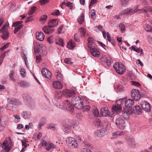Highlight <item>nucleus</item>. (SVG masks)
Wrapping results in <instances>:
<instances>
[{
  "label": "nucleus",
  "instance_id": "obj_1",
  "mask_svg": "<svg viewBox=\"0 0 152 152\" xmlns=\"http://www.w3.org/2000/svg\"><path fill=\"white\" fill-rule=\"evenodd\" d=\"M134 101L132 99L125 100V99H121L117 100L115 106H113L112 109L117 113H120L123 107L124 113L123 117L125 119L128 118L129 115L132 113V107L133 105Z\"/></svg>",
  "mask_w": 152,
  "mask_h": 152
},
{
  "label": "nucleus",
  "instance_id": "obj_2",
  "mask_svg": "<svg viewBox=\"0 0 152 152\" xmlns=\"http://www.w3.org/2000/svg\"><path fill=\"white\" fill-rule=\"evenodd\" d=\"M75 90H69L65 89L63 90L62 94L63 95L67 98H70L72 96V101L75 107L78 109H81L83 107V100L79 96H75Z\"/></svg>",
  "mask_w": 152,
  "mask_h": 152
},
{
  "label": "nucleus",
  "instance_id": "obj_3",
  "mask_svg": "<svg viewBox=\"0 0 152 152\" xmlns=\"http://www.w3.org/2000/svg\"><path fill=\"white\" fill-rule=\"evenodd\" d=\"M72 102H71L68 100H65L63 102V105H59L58 107L63 110H68L73 112L74 107Z\"/></svg>",
  "mask_w": 152,
  "mask_h": 152
},
{
  "label": "nucleus",
  "instance_id": "obj_4",
  "mask_svg": "<svg viewBox=\"0 0 152 152\" xmlns=\"http://www.w3.org/2000/svg\"><path fill=\"white\" fill-rule=\"evenodd\" d=\"M9 26L8 23H7L0 29V32L2 34L1 37L4 40L7 39L9 37L10 33L8 30Z\"/></svg>",
  "mask_w": 152,
  "mask_h": 152
},
{
  "label": "nucleus",
  "instance_id": "obj_5",
  "mask_svg": "<svg viewBox=\"0 0 152 152\" xmlns=\"http://www.w3.org/2000/svg\"><path fill=\"white\" fill-rule=\"evenodd\" d=\"M113 67L116 72L119 74L122 75L125 71V66L122 63H116L114 64Z\"/></svg>",
  "mask_w": 152,
  "mask_h": 152
},
{
  "label": "nucleus",
  "instance_id": "obj_6",
  "mask_svg": "<svg viewBox=\"0 0 152 152\" xmlns=\"http://www.w3.org/2000/svg\"><path fill=\"white\" fill-rule=\"evenodd\" d=\"M2 148L4 150L7 152L9 151L12 148V144L10 137H8L6 138L1 145Z\"/></svg>",
  "mask_w": 152,
  "mask_h": 152
},
{
  "label": "nucleus",
  "instance_id": "obj_7",
  "mask_svg": "<svg viewBox=\"0 0 152 152\" xmlns=\"http://www.w3.org/2000/svg\"><path fill=\"white\" fill-rule=\"evenodd\" d=\"M67 145L71 149H74L77 147V142L75 141L74 138L69 137L66 140Z\"/></svg>",
  "mask_w": 152,
  "mask_h": 152
},
{
  "label": "nucleus",
  "instance_id": "obj_8",
  "mask_svg": "<svg viewBox=\"0 0 152 152\" xmlns=\"http://www.w3.org/2000/svg\"><path fill=\"white\" fill-rule=\"evenodd\" d=\"M131 97L136 101L139 100L141 97V94L137 89H133L131 91Z\"/></svg>",
  "mask_w": 152,
  "mask_h": 152
},
{
  "label": "nucleus",
  "instance_id": "obj_9",
  "mask_svg": "<svg viewBox=\"0 0 152 152\" xmlns=\"http://www.w3.org/2000/svg\"><path fill=\"white\" fill-rule=\"evenodd\" d=\"M134 7L132 8H128L121 11L120 13V15H132L135 13Z\"/></svg>",
  "mask_w": 152,
  "mask_h": 152
},
{
  "label": "nucleus",
  "instance_id": "obj_10",
  "mask_svg": "<svg viewBox=\"0 0 152 152\" xmlns=\"http://www.w3.org/2000/svg\"><path fill=\"white\" fill-rule=\"evenodd\" d=\"M140 105L142 109L145 111H150L151 106L150 104L147 101L142 100L140 102Z\"/></svg>",
  "mask_w": 152,
  "mask_h": 152
},
{
  "label": "nucleus",
  "instance_id": "obj_11",
  "mask_svg": "<svg viewBox=\"0 0 152 152\" xmlns=\"http://www.w3.org/2000/svg\"><path fill=\"white\" fill-rule=\"evenodd\" d=\"M88 47L90 49L92 48H94V46L93 45H95L96 42H98V44L102 47L105 46V45L102 42L96 41L91 38H89L88 39Z\"/></svg>",
  "mask_w": 152,
  "mask_h": 152
},
{
  "label": "nucleus",
  "instance_id": "obj_12",
  "mask_svg": "<svg viewBox=\"0 0 152 152\" xmlns=\"http://www.w3.org/2000/svg\"><path fill=\"white\" fill-rule=\"evenodd\" d=\"M22 97L24 100L27 101L28 102V105L31 106L34 104L33 99L29 95L26 94H24L22 95Z\"/></svg>",
  "mask_w": 152,
  "mask_h": 152
},
{
  "label": "nucleus",
  "instance_id": "obj_13",
  "mask_svg": "<svg viewBox=\"0 0 152 152\" xmlns=\"http://www.w3.org/2000/svg\"><path fill=\"white\" fill-rule=\"evenodd\" d=\"M115 124L120 129H123L125 128L124 121L121 118L116 119Z\"/></svg>",
  "mask_w": 152,
  "mask_h": 152
},
{
  "label": "nucleus",
  "instance_id": "obj_14",
  "mask_svg": "<svg viewBox=\"0 0 152 152\" xmlns=\"http://www.w3.org/2000/svg\"><path fill=\"white\" fill-rule=\"evenodd\" d=\"M41 74L43 76L50 79L51 78L52 74L51 72L46 68H43L41 71Z\"/></svg>",
  "mask_w": 152,
  "mask_h": 152
},
{
  "label": "nucleus",
  "instance_id": "obj_15",
  "mask_svg": "<svg viewBox=\"0 0 152 152\" xmlns=\"http://www.w3.org/2000/svg\"><path fill=\"white\" fill-rule=\"evenodd\" d=\"M7 102L12 105L21 104V102L20 100L13 98H8Z\"/></svg>",
  "mask_w": 152,
  "mask_h": 152
},
{
  "label": "nucleus",
  "instance_id": "obj_16",
  "mask_svg": "<svg viewBox=\"0 0 152 152\" xmlns=\"http://www.w3.org/2000/svg\"><path fill=\"white\" fill-rule=\"evenodd\" d=\"M58 24V20L56 19L50 20L48 23V26L50 28H53L56 26Z\"/></svg>",
  "mask_w": 152,
  "mask_h": 152
},
{
  "label": "nucleus",
  "instance_id": "obj_17",
  "mask_svg": "<svg viewBox=\"0 0 152 152\" xmlns=\"http://www.w3.org/2000/svg\"><path fill=\"white\" fill-rule=\"evenodd\" d=\"M101 115L104 117H107L110 115V112L107 107H102L100 110Z\"/></svg>",
  "mask_w": 152,
  "mask_h": 152
},
{
  "label": "nucleus",
  "instance_id": "obj_18",
  "mask_svg": "<svg viewBox=\"0 0 152 152\" xmlns=\"http://www.w3.org/2000/svg\"><path fill=\"white\" fill-rule=\"evenodd\" d=\"M91 53V55L95 57H98L100 54V52L96 48H92L90 49Z\"/></svg>",
  "mask_w": 152,
  "mask_h": 152
},
{
  "label": "nucleus",
  "instance_id": "obj_19",
  "mask_svg": "<svg viewBox=\"0 0 152 152\" xmlns=\"http://www.w3.org/2000/svg\"><path fill=\"white\" fill-rule=\"evenodd\" d=\"M37 39L40 41H42L44 39L45 35L42 32H37L36 34Z\"/></svg>",
  "mask_w": 152,
  "mask_h": 152
},
{
  "label": "nucleus",
  "instance_id": "obj_20",
  "mask_svg": "<svg viewBox=\"0 0 152 152\" xmlns=\"http://www.w3.org/2000/svg\"><path fill=\"white\" fill-rule=\"evenodd\" d=\"M53 85V87L56 89H61L63 88L62 84L59 81H54Z\"/></svg>",
  "mask_w": 152,
  "mask_h": 152
},
{
  "label": "nucleus",
  "instance_id": "obj_21",
  "mask_svg": "<svg viewBox=\"0 0 152 152\" xmlns=\"http://www.w3.org/2000/svg\"><path fill=\"white\" fill-rule=\"evenodd\" d=\"M133 110L134 113L136 114L140 115L142 113V109L139 105L134 107L133 108Z\"/></svg>",
  "mask_w": 152,
  "mask_h": 152
},
{
  "label": "nucleus",
  "instance_id": "obj_22",
  "mask_svg": "<svg viewBox=\"0 0 152 152\" xmlns=\"http://www.w3.org/2000/svg\"><path fill=\"white\" fill-rule=\"evenodd\" d=\"M50 28L47 26H44L42 28V30L46 34H50L54 31V29H50Z\"/></svg>",
  "mask_w": 152,
  "mask_h": 152
},
{
  "label": "nucleus",
  "instance_id": "obj_23",
  "mask_svg": "<svg viewBox=\"0 0 152 152\" xmlns=\"http://www.w3.org/2000/svg\"><path fill=\"white\" fill-rule=\"evenodd\" d=\"M85 147L86 148H83L81 149V152H91L89 149L92 148V145L90 144H87L85 145Z\"/></svg>",
  "mask_w": 152,
  "mask_h": 152
},
{
  "label": "nucleus",
  "instance_id": "obj_24",
  "mask_svg": "<svg viewBox=\"0 0 152 152\" xmlns=\"http://www.w3.org/2000/svg\"><path fill=\"white\" fill-rule=\"evenodd\" d=\"M128 146L130 147H134L135 145V142L134 139L133 138H129L127 142Z\"/></svg>",
  "mask_w": 152,
  "mask_h": 152
},
{
  "label": "nucleus",
  "instance_id": "obj_25",
  "mask_svg": "<svg viewBox=\"0 0 152 152\" xmlns=\"http://www.w3.org/2000/svg\"><path fill=\"white\" fill-rule=\"evenodd\" d=\"M134 10H135V13H140L146 12L145 7L143 9H140L139 6H137L134 7Z\"/></svg>",
  "mask_w": 152,
  "mask_h": 152
},
{
  "label": "nucleus",
  "instance_id": "obj_26",
  "mask_svg": "<svg viewBox=\"0 0 152 152\" xmlns=\"http://www.w3.org/2000/svg\"><path fill=\"white\" fill-rule=\"evenodd\" d=\"M125 132L124 131H117L113 133L112 135L115 138H117L118 136H121L125 134Z\"/></svg>",
  "mask_w": 152,
  "mask_h": 152
},
{
  "label": "nucleus",
  "instance_id": "obj_27",
  "mask_svg": "<svg viewBox=\"0 0 152 152\" xmlns=\"http://www.w3.org/2000/svg\"><path fill=\"white\" fill-rule=\"evenodd\" d=\"M130 48H132V49L134 51L139 53H141L140 55H141L143 53V50L142 48H138L136 47V46H132Z\"/></svg>",
  "mask_w": 152,
  "mask_h": 152
},
{
  "label": "nucleus",
  "instance_id": "obj_28",
  "mask_svg": "<svg viewBox=\"0 0 152 152\" xmlns=\"http://www.w3.org/2000/svg\"><path fill=\"white\" fill-rule=\"evenodd\" d=\"M56 147V146L51 142L48 143L47 145L46 149L47 150L49 151L51 149H55Z\"/></svg>",
  "mask_w": 152,
  "mask_h": 152
},
{
  "label": "nucleus",
  "instance_id": "obj_29",
  "mask_svg": "<svg viewBox=\"0 0 152 152\" xmlns=\"http://www.w3.org/2000/svg\"><path fill=\"white\" fill-rule=\"evenodd\" d=\"M75 43L72 41L67 43V47L69 49H72L75 47Z\"/></svg>",
  "mask_w": 152,
  "mask_h": 152
},
{
  "label": "nucleus",
  "instance_id": "obj_30",
  "mask_svg": "<svg viewBox=\"0 0 152 152\" xmlns=\"http://www.w3.org/2000/svg\"><path fill=\"white\" fill-rule=\"evenodd\" d=\"M103 135L107 134L109 132V130L107 127V125H105V126L101 130Z\"/></svg>",
  "mask_w": 152,
  "mask_h": 152
},
{
  "label": "nucleus",
  "instance_id": "obj_31",
  "mask_svg": "<svg viewBox=\"0 0 152 152\" xmlns=\"http://www.w3.org/2000/svg\"><path fill=\"white\" fill-rule=\"evenodd\" d=\"M15 75V72L14 70H12L10 72L9 76L10 79L13 82L15 81V79L14 77V76Z\"/></svg>",
  "mask_w": 152,
  "mask_h": 152
},
{
  "label": "nucleus",
  "instance_id": "obj_32",
  "mask_svg": "<svg viewBox=\"0 0 152 152\" xmlns=\"http://www.w3.org/2000/svg\"><path fill=\"white\" fill-rule=\"evenodd\" d=\"M84 15L83 13H81L80 16L77 19V21L80 24L82 23L84 21Z\"/></svg>",
  "mask_w": 152,
  "mask_h": 152
},
{
  "label": "nucleus",
  "instance_id": "obj_33",
  "mask_svg": "<svg viewBox=\"0 0 152 152\" xmlns=\"http://www.w3.org/2000/svg\"><path fill=\"white\" fill-rule=\"evenodd\" d=\"M20 86L22 87H29L30 86V85L28 83L23 81H20Z\"/></svg>",
  "mask_w": 152,
  "mask_h": 152
},
{
  "label": "nucleus",
  "instance_id": "obj_34",
  "mask_svg": "<svg viewBox=\"0 0 152 152\" xmlns=\"http://www.w3.org/2000/svg\"><path fill=\"white\" fill-rule=\"evenodd\" d=\"M55 75L56 76L57 78L59 80H61L62 79L63 75L59 71L56 72Z\"/></svg>",
  "mask_w": 152,
  "mask_h": 152
},
{
  "label": "nucleus",
  "instance_id": "obj_35",
  "mask_svg": "<svg viewBox=\"0 0 152 152\" xmlns=\"http://www.w3.org/2000/svg\"><path fill=\"white\" fill-rule=\"evenodd\" d=\"M144 28L147 31H152V28L149 25L147 24H145L144 26Z\"/></svg>",
  "mask_w": 152,
  "mask_h": 152
},
{
  "label": "nucleus",
  "instance_id": "obj_36",
  "mask_svg": "<svg viewBox=\"0 0 152 152\" xmlns=\"http://www.w3.org/2000/svg\"><path fill=\"white\" fill-rule=\"evenodd\" d=\"M42 48V45L39 44L38 45H37L36 46V47L35 48H34V51L36 53H38L40 51Z\"/></svg>",
  "mask_w": 152,
  "mask_h": 152
},
{
  "label": "nucleus",
  "instance_id": "obj_37",
  "mask_svg": "<svg viewBox=\"0 0 152 152\" xmlns=\"http://www.w3.org/2000/svg\"><path fill=\"white\" fill-rule=\"evenodd\" d=\"M80 32L81 36L84 37L86 34V31L82 27H81L79 29Z\"/></svg>",
  "mask_w": 152,
  "mask_h": 152
},
{
  "label": "nucleus",
  "instance_id": "obj_38",
  "mask_svg": "<svg viewBox=\"0 0 152 152\" xmlns=\"http://www.w3.org/2000/svg\"><path fill=\"white\" fill-rule=\"evenodd\" d=\"M93 110H94V115L96 117H98L99 115V112L97 108L95 107H94L93 109Z\"/></svg>",
  "mask_w": 152,
  "mask_h": 152
},
{
  "label": "nucleus",
  "instance_id": "obj_39",
  "mask_svg": "<svg viewBox=\"0 0 152 152\" xmlns=\"http://www.w3.org/2000/svg\"><path fill=\"white\" fill-rule=\"evenodd\" d=\"M94 134L95 135L99 137H101L103 136L101 130H98L95 131Z\"/></svg>",
  "mask_w": 152,
  "mask_h": 152
},
{
  "label": "nucleus",
  "instance_id": "obj_40",
  "mask_svg": "<svg viewBox=\"0 0 152 152\" xmlns=\"http://www.w3.org/2000/svg\"><path fill=\"white\" fill-rule=\"evenodd\" d=\"M129 0H121V4L123 6H126L129 3Z\"/></svg>",
  "mask_w": 152,
  "mask_h": 152
},
{
  "label": "nucleus",
  "instance_id": "obj_41",
  "mask_svg": "<svg viewBox=\"0 0 152 152\" xmlns=\"http://www.w3.org/2000/svg\"><path fill=\"white\" fill-rule=\"evenodd\" d=\"M119 26L120 29V30L122 33L125 31V27L124 24L123 23H121L120 24Z\"/></svg>",
  "mask_w": 152,
  "mask_h": 152
},
{
  "label": "nucleus",
  "instance_id": "obj_42",
  "mask_svg": "<svg viewBox=\"0 0 152 152\" xmlns=\"http://www.w3.org/2000/svg\"><path fill=\"white\" fill-rule=\"evenodd\" d=\"M112 59L110 57H107L106 59V63L108 66H111V61Z\"/></svg>",
  "mask_w": 152,
  "mask_h": 152
},
{
  "label": "nucleus",
  "instance_id": "obj_43",
  "mask_svg": "<svg viewBox=\"0 0 152 152\" xmlns=\"http://www.w3.org/2000/svg\"><path fill=\"white\" fill-rule=\"evenodd\" d=\"M64 61L65 63L68 64H72L71 58H67L64 59Z\"/></svg>",
  "mask_w": 152,
  "mask_h": 152
},
{
  "label": "nucleus",
  "instance_id": "obj_44",
  "mask_svg": "<svg viewBox=\"0 0 152 152\" xmlns=\"http://www.w3.org/2000/svg\"><path fill=\"white\" fill-rule=\"evenodd\" d=\"M58 42H56V44H58L63 47L64 45L63 40L61 38H59L58 39Z\"/></svg>",
  "mask_w": 152,
  "mask_h": 152
},
{
  "label": "nucleus",
  "instance_id": "obj_45",
  "mask_svg": "<svg viewBox=\"0 0 152 152\" xmlns=\"http://www.w3.org/2000/svg\"><path fill=\"white\" fill-rule=\"evenodd\" d=\"M95 30L97 31H103V28L102 27L101 25H99V26H96L95 27Z\"/></svg>",
  "mask_w": 152,
  "mask_h": 152
},
{
  "label": "nucleus",
  "instance_id": "obj_46",
  "mask_svg": "<svg viewBox=\"0 0 152 152\" xmlns=\"http://www.w3.org/2000/svg\"><path fill=\"white\" fill-rule=\"evenodd\" d=\"M21 142L22 143V145L23 146H24L25 148H26L27 147V145H28V144L27 145L26 143V142H28V141L26 139H24V140H21Z\"/></svg>",
  "mask_w": 152,
  "mask_h": 152
},
{
  "label": "nucleus",
  "instance_id": "obj_47",
  "mask_svg": "<svg viewBox=\"0 0 152 152\" xmlns=\"http://www.w3.org/2000/svg\"><path fill=\"white\" fill-rule=\"evenodd\" d=\"M36 9V7H32L29 12H28V15H31L32 14L35 12Z\"/></svg>",
  "mask_w": 152,
  "mask_h": 152
},
{
  "label": "nucleus",
  "instance_id": "obj_48",
  "mask_svg": "<svg viewBox=\"0 0 152 152\" xmlns=\"http://www.w3.org/2000/svg\"><path fill=\"white\" fill-rule=\"evenodd\" d=\"M23 21H20L15 22L13 23L12 25V27H16L20 25H22V24L23 23Z\"/></svg>",
  "mask_w": 152,
  "mask_h": 152
},
{
  "label": "nucleus",
  "instance_id": "obj_49",
  "mask_svg": "<svg viewBox=\"0 0 152 152\" xmlns=\"http://www.w3.org/2000/svg\"><path fill=\"white\" fill-rule=\"evenodd\" d=\"M70 127L67 125H65L64 126V131L65 132L68 133L70 131Z\"/></svg>",
  "mask_w": 152,
  "mask_h": 152
},
{
  "label": "nucleus",
  "instance_id": "obj_50",
  "mask_svg": "<svg viewBox=\"0 0 152 152\" xmlns=\"http://www.w3.org/2000/svg\"><path fill=\"white\" fill-rule=\"evenodd\" d=\"M47 18V15H44L40 18V20L43 22H45L46 21Z\"/></svg>",
  "mask_w": 152,
  "mask_h": 152
},
{
  "label": "nucleus",
  "instance_id": "obj_51",
  "mask_svg": "<svg viewBox=\"0 0 152 152\" xmlns=\"http://www.w3.org/2000/svg\"><path fill=\"white\" fill-rule=\"evenodd\" d=\"M145 10H146V12H145V13H147L148 12H151L152 13V7H149V6H147V7H145Z\"/></svg>",
  "mask_w": 152,
  "mask_h": 152
},
{
  "label": "nucleus",
  "instance_id": "obj_52",
  "mask_svg": "<svg viewBox=\"0 0 152 152\" xmlns=\"http://www.w3.org/2000/svg\"><path fill=\"white\" fill-rule=\"evenodd\" d=\"M74 139H75L76 142H77V144L78 143H80L82 141L81 138L79 136L75 137Z\"/></svg>",
  "mask_w": 152,
  "mask_h": 152
},
{
  "label": "nucleus",
  "instance_id": "obj_53",
  "mask_svg": "<svg viewBox=\"0 0 152 152\" xmlns=\"http://www.w3.org/2000/svg\"><path fill=\"white\" fill-rule=\"evenodd\" d=\"M60 13L59 10H57L55 12H52L51 15H53L58 16L60 15Z\"/></svg>",
  "mask_w": 152,
  "mask_h": 152
},
{
  "label": "nucleus",
  "instance_id": "obj_54",
  "mask_svg": "<svg viewBox=\"0 0 152 152\" xmlns=\"http://www.w3.org/2000/svg\"><path fill=\"white\" fill-rule=\"evenodd\" d=\"M20 71L21 75L23 77H24L26 76V72L25 69H21Z\"/></svg>",
  "mask_w": 152,
  "mask_h": 152
},
{
  "label": "nucleus",
  "instance_id": "obj_55",
  "mask_svg": "<svg viewBox=\"0 0 152 152\" xmlns=\"http://www.w3.org/2000/svg\"><path fill=\"white\" fill-rule=\"evenodd\" d=\"M94 123L96 126H98L99 127L101 126L100 121L99 119L95 121L94 122Z\"/></svg>",
  "mask_w": 152,
  "mask_h": 152
},
{
  "label": "nucleus",
  "instance_id": "obj_56",
  "mask_svg": "<svg viewBox=\"0 0 152 152\" xmlns=\"http://www.w3.org/2000/svg\"><path fill=\"white\" fill-rule=\"evenodd\" d=\"M90 108L89 105H85V106H83V107L82 108H83L85 111H88L89 110Z\"/></svg>",
  "mask_w": 152,
  "mask_h": 152
},
{
  "label": "nucleus",
  "instance_id": "obj_57",
  "mask_svg": "<svg viewBox=\"0 0 152 152\" xmlns=\"http://www.w3.org/2000/svg\"><path fill=\"white\" fill-rule=\"evenodd\" d=\"M96 11L94 10H92V14L91 15V18L92 19H94L95 17Z\"/></svg>",
  "mask_w": 152,
  "mask_h": 152
},
{
  "label": "nucleus",
  "instance_id": "obj_58",
  "mask_svg": "<svg viewBox=\"0 0 152 152\" xmlns=\"http://www.w3.org/2000/svg\"><path fill=\"white\" fill-rule=\"evenodd\" d=\"M48 143H47L44 140H42L40 142V145L42 146H47Z\"/></svg>",
  "mask_w": 152,
  "mask_h": 152
},
{
  "label": "nucleus",
  "instance_id": "obj_59",
  "mask_svg": "<svg viewBox=\"0 0 152 152\" xmlns=\"http://www.w3.org/2000/svg\"><path fill=\"white\" fill-rule=\"evenodd\" d=\"M41 60V55H37L36 56V61L37 62H40Z\"/></svg>",
  "mask_w": 152,
  "mask_h": 152
},
{
  "label": "nucleus",
  "instance_id": "obj_60",
  "mask_svg": "<svg viewBox=\"0 0 152 152\" xmlns=\"http://www.w3.org/2000/svg\"><path fill=\"white\" fill-rule=\"evenodd\" d=\"M132 84L134 86L139 87L140 86V84L138 82H137L135 81H132Z\"/></svg>",
  "mask_w": 152,
  "mask_h": 152
},
{
  "label": "nucleus",
  "instance_id": "obj_61",
  "mask_svg": "<svg viewBox=\"0 0 152 152\" xmlns=\"http://www.w3.org/2000/svg\"><path fill=\"white\" fill-rule=\"evenodd\" d=\"M5 53L4 52L1 54L0 56V62H3V59L5 57Z\"/></svg>",
  "mask_w": 152,
  "mask_h": 152
},
{
  "label": "nucleus",
  "instance_id": "obj_62",
  "mask_svg": "<svg viewBox=\"0 0 152 152\" xmlns=\"http://www.w3.org/2000/svg\"><path fill=\"white\" fill-rule=\"evenodd\" d=\"M12 107L13 106L12 104L8 103V104H7L5 108L7 109L11 110L12 109Z\"/></svg>",
  "mask_w": 152,
  "mask_h": 152
},
{
  "label": "nucleus",
  "instance_id": "obj_63",
  "mask_svg": "<svg viewBox=\"0 0 152 152\" xmlns=\"http://www.w3.org/2000/svg\"><path fill=\"white\" fill-rule=\"evenodd\" d=\"M22 116L25 118H27L28 117L27 113L26 112H23L22 113Z\"/></svg>",
  "mask_w": 152,
  "mask_h": 152
},
{
  "label": "nucleus",
  "instance_id": "obj_64",
  "mask_svg": "<svg viewBox=\"0 0 152 152\" xmlns=\"http://www.w3.org/2000/svg\"><path fill=\"white\" fill-rule=\"evenodd\" d=\"M124 87L122 85H118L117 86V88L119 91L122 90L124 89Z\"/></svg>",
  "mask_w": 152,
  "mask_h": 152
}]
</instances>
